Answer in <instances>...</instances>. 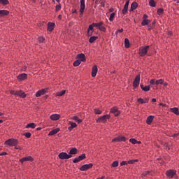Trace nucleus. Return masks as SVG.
<instances>
[{"mask_svg": "<svg viewBox=\"0 0 179 179\" xmlns=\"http://www.w3.org/2000/svg\"><path fill=\"white\" fill-rule=\"evenodd\" d=\"M6 145L8 146H16L19 143V140L16 138H10L5 142Z\"/></svg>", "mask_w": 179, "mask_h": 179, "instance_id": "1", "label": "nucleus"}, {"mask_svg": "<svg viewBox=\"0 0 179 179\" xmlns=\"http://www.w3.org/2000/svg\"><path fill=\"white\" fill-rule=\"evenodd\" d=\"M59 159L61 160H68V159H71L72 157V155L66 153V152H60L58 155Z\"/></svg>", "mask_w": 179, "mask_h": 179, "instance_id": "2", "label": "nucleus"}, {"mask_svg": "<svg viewBox=\"0 0 179 179\" xmlns=\"http://www.w3.org/2000/svg\"><path fill=\"white\" fill-rule=\"evenodd\" d=\"M149 48H150L149 45H146L144 48H141L139 49V55L141 57H145V55L148 54V51H149Z\"/></svg>", "mask_w": 179, "mask_h": 179, "instance_id": "3", "label": "nucleus"}, {"mask_svg": "<svg viewBox=\"0 0 179 179\" xmlns=\"http://www.w3.org/2000/svg\"><path fill=\"white\" fill-rule=\"evenodd\" d=\"M107 120H110V115H104L96 120V122H106Z\"/></svg>", "mask_w": 179, "mask_h": 179, "instance_id": "4", "label": "nucleus"}, {"mask_svg": "<svg viewBox=\"0 0 179 179\" xmlns=\"http://www.w3.org/2000/svg\"><path fill=\"white\" fill-rule=\"evenodd\" d=\"M140 82H141V75L138 74L136 76V77L134 80V83H133L134 87H138L139 86Z\"/></svg>", "mask_w": 179, "mask_h": 179, "instance_id": "5", "label": "nucleus"}, {"mask_svg": "<svg viewBox=\"0 0 179 179\" xmlns=\"http://www.w3.org/2000/svg\"><path fill=\"white\" fill-rule=\"evenodd\" d=\"M127 141V138L125 136H119L112 140V142H125Z\"/></svg>", "mask_w": 179, "mask_h": 179, "instance_id": "6", "label": "nucleus"}, {"mask_svg": "<svg viewBox=\"0 0 179 179\" xmlns=\"http://www.w3.org/2000/svg\"><path fill=\"white\" fill-rule=\"evenodd\" d=\"M92 167H93V164H84L80 168V170L81 171H86V170L92 169Z\"/></svg>", "mask_w": 179, "mask_h": 179, "instance_id": "7", "label": "nucleus"}, {"mask_svg": "<svg viewBox=\"0 0 179 179\" xmlns=\"http://www.w3.org/2000/svg\"><path fill=\"white\" fill-rule=\"evenodd\" d=\"M176 173H177V171L170 169L166 171V174L169 178H173L176 176Z\"/></svg>", "mask_w": 179, "mask_h": 179, "instance_id": "8", "label": "nucleus"}, {"mask_svg": "<svg viewBox=\"0 0 179 179\" xmlns=\"http://www.w3.org/2000/svg\"><path fill=\"white\" fill-rule=\"evenodd\" d=\"M34 159L31 156L25 157L20 159V163H24V162H33Z\"/></svg>", "mask_w": 179, "mask_h": 179, "instance_id": "9", "label": "nucleus"}, {"mask_svg": "<svg viewBox=\"0 0 179 179\" xmlns=\"http://www.w3.org/2000/svg\"><path fill=\"white\" fill-rule=\"evenodd\" d=\"M110 113H112V114H114V115L115 117H118V115H120V110H118V108L117 107H113L110 109Z\"/></svg>", "mask_w": 179, "mask_h": 179, "instance_id": "10", "label": "nucleus"}, {"mask_svg": "<svg viewBox=\"0 0 179 179\" xmlns=\"http://www.w3.org/2000/svg\"><path fill=\"white\" fill-rule=\"evenodd\" d=\"M85 8H86V5L85 4V0H80V15H83V12H85Z\"/></svg>", "mask_w": 179, "mask_h": 179, "instance_id": "11", "label": "nucleus"}, {"mask_svg": "<svg viewBox=\"0 0 179 179\" xmlns=\"http://www.w3.org/2000/svg\"><path fill=\"white\" fill-rule=\"evenodd\" d=\"M77 58L78 59V61H80V62H85V61H86V57L83 53L78 54Z\"/></svg>", "mask_w": 179, "mask_h": 179, "instance_id": "12", "label": "nucleus"}, {"mask_svg": "<svg viewBox=\"0 0 179 179\" xmlns=\"http://www.w3.org/2000/svg\"><path fill=\"white\" fill-rule=\"evenodd\" d=\"M26 79H27V74L26 73H21L17 76L18 80H26Z\"/></svg>", "mask_w": 179, "mask_h": 179, "instance_id": "13", "label": "nucleus"}, {"mask_svg": "<svg viewBox=\"0 0 179 179\" xmlns=\"http://www.w3.org/2000/svg\"><path fill=\"white\" fill-rule=\"evenodd\" d=\"M60 118L61 115L58 114H53L50 115V120H52V121H58V120H59Z\"/></svg>", "mask_w": 179, "mask_h": 179, "instance_id": "14", "label": "nucleus"}, {"mask_svg": "<svg viewBox=\"0 0 179 179\" xmlns=\"http://www.w3.org/2000/svg\"><path fill=\"white\" fill-rule=\"evenodd\" d=\"M47 90L45 89L39 90L36 92V97H40L41 96H43V94H45Z\"/></svg>", "mask_w": 179, "mask_h": 179, "instance_id": "15", "label": "nucleus"}, {"mask_svg": "<svg viewBox=\"0 0 179 179\" xmlns=\"http://www.w3.org/2000/svg\"><path fill=\"white\" fill-rule=\"evenodd\" d=\"M97 71H98L97 66L94 65L92 67V78H95V76L97 75Z\"/></svg>", "mask_w": 179, "mask_h": 179, "instance_id": "16", "label": "nucleus"}, {"mask_svg": "<svg viewBox=\"0 0 179 179\" xmlns=\"http://www.w3.org/2000/svg\"><path fill=\"white\" fill-rule=\"evenodd\" d=\"M55 27V23L49 22L48 24V31H52L54 30Z\"/></svg>", "mask_w": 179, "mask_h": 179, "instance_id": "17", "label": "nucleus"}, {"mask_svg": "<svg viewBox=\"0 0 179 179\" xmlns=\"http://www.w3.org/2000/svg\"><path fill=\"white\" fill-rule=\"evenodd\" d=\"M9 15V11L6 10H0V17H3V16H8Z\"/></svg>", "mask_w": 179, "mask_h": 179, "instance_id": "18", "label": "nucleus"}, {"mask_svg": "<svg viewBox=\"0 0 179 179\" xmlns=\"http://www.w3.org/2000/svg\"><path fill=\"white\" fill-rule=\"evenodd\" d=\"M138 102L140 103V104H145L146 103H149V98H145V99L139 98L138 99Z\"/></svg>", "mask_w": 179, "mask_h": 179, "instance_id": "19", "label": "nucleus"}, {"mask_svg": "<svg viewBox=\"0 0 179 179\" xmlns=\"http://www.w3.org/2000/svg\"><path fill=\"white\" fill-rule=\"evenodd\" d=\"M16 96H20V97L24 99V97H26V94H24L23 91H16Z\"/></svg>", "mask_w": 179, "mask_h": 179, "instance_id": "20", "label": "nucleus"}, {"mask_svg": "<svg viewBox=\"0 0 179 179\" xmlns=\"http://www.w3.org/2000/svg\"><path fill=\"white\" fill-rule=\"evenodd\" d=\"M59 132V129L57 128L50 131L49 136H52V135H56V134Z\"/></svg>", "mask_w": 179, "mask_h": 179, "instance_id": "21", "label": "nucleus"}, {"mask_svg": "<svg viewBox=\"0 0 179 179\" xmlns=\"http://www.w3.org/2000/svg\"><path fill=\"white\" fill-rule=\"evenodd\" d=\"M78 154V149L76 148H73L70 150L69 155H71V156H72V155H77Z\"/></svg>", "mask_w": 179, "mask_h": 179, "instance_id": "22", "label": "nucleus"}, {"mask_svg": "<svg viewBox=\"0 0 179 179\" xmlns=\"http://www.w3.org/2000/svg\"><path fill=\"white\" fill-rule=\"evenodd\" d=\"M141 88L142 89V90H143V92H149V90H150V86L148 85V86H143V85L141 84Z\"/></svg>", "mask_w": 179, "mask_h": 179, "instance_id": "23", "label": "nucleus"}, {"mask_svg": "<svg viewBox=\"0 0 179 179\" xmlns=\"http://www.w3.org/2000/svg\"><path fill=\"white\" fill-rule=\"evenodd\" d=\"M136 8H138V3L133 2L131 6L130 11L132 12V11L135 10V9H136Z\"/></svg>", "mask_w": 179, "mask_h": 179, "instance_id": "24", "label": "nucleus"}, {"mask_svg": "<svg viewBox=\"0 0 179 179\" xmlns=\"http://www.w3.org/2000/svg\"><path fill=\"white\" fill-rule=\"evenodd\" d=\"M153 118H155V117L152 115L149 116L147 118L146 122L147 124H148V125H150V124H152V122H153Z\"/></svg>", "mask_w": 179, "mask_h": 179, "instance_id": "25", "label": "nucleus"}, {"mask_svg": "<svg viewBox=\"0 0 179 179\" xmlns=\"http://www.w3.org/2000/svg\"><path fill=\"white\" fill-rule=\"evenodd\" d=\"M131 43H129V39L125 38L124 39V47L125 48H129Z\"/></svg>", "mask_w": 179, "mask_h": 179, "instance_id": "26", "label": "nucleus"}, {"mask_svg": "<svg viewBox=\"0 0 179 179\" xmlns=\"http://www.w3.org/2000/svg\"><path fill=\"white\" fill-rule=\"evenodd\" d=\"M149 23H150V20H143L141 24H142V26H148V24H149Z\"/></svg>", "mask_w": 179, "mask_h": 179, "instance_id": "27", "label": "nucleus"}, {"mask_svg": "<svg viewBox=\"0 0 179 179\" xmlns=\"http://www.w3.org/2000/svg\"><path fill=\"white\" fill-rule=\"evenodd\" d=\"M149 5L152 8H156V1H155V0H150L149 1Z\"/></svg>", "mask_w": 179, "mask_h": 179, "instance_id": "28", "label": "nucleus"}, {"mask_svg": "<svg viewBox=\"0 0 179 179\" xmlns=\"http://www.w3.org/2000/svg\"><path fill=\"white\" fill-rule=\"evenodd\" d=\"M72 120H73V121H76V122H78V124H80V122H82V120L79 119V117H78V116H73L72 117Z\"/></svg>", "mask_w": 179, "mask_h": 179, "instance_id": "29", "label": "nucleus"}, {"mask_svg": "<svg viewBox=\"0 0 179 179\" xmlns=\"http://www.w3.org/2000/svg\"><path fill=\"white\" fill-rule=\"evenodd\" d=\"M92 26H94V27H98L100 29V27L103 26V22H100L99 23H92Z\"/></svg>", "mask_w": 179, "mask_h": 179, "instance_id": "30", "label": "nucleus"}, {"mask_svg": "<svg viewBox=\"0 0 179 179\" xmlns=\"http://www.w3.org/2000/svg\"><path fill=\"white\" fill-rule=\"evenodd\" d=\"M171 110L172 111V113H173L176 115H179V111L177 108H171Z\"/></svg>", "mask_w": 179, "mask_h": 179, "instance_id": "31", "label": "nucleus"}, {"mask_svg": "<svg viewBox=\"0 0 179 179\" xmlns=\"http://www.w3.org/2000/svg\"><path fill=\"white\" fill-rule=\"evenodd\" d=\"M25 128H32V129H34V128H36V124L29 123L25 127Z\"/></svg>", "mask_w": 179, "mask_h": 179, "instance_id": "32", "label": "nucleus"}, {"mask_svg": "<svg viewBox=\"0 0 179 179\" xmlns=\"http://www.w3.org/2000/svg\"><path fill=\"white\" fill-rule=\"evenodd\" d=\"M71 127H69V131L72 130L73 128H76L77 125L76 123L71 122H70Z\"/></svg>", "mask_w": 179, "mask_h": 179, "instance_id": "33", "label": "nucleus"}, {"mask_svg": "<svg viewBox=\"0 0 179 179\" xmlns=\"http://www.w3.org/2000/svg\"><path fill=\"white\" fill-rule=\"evenodd\" d=\"M114 17H115V13H112L109 17L110 22H113V20H114Z\"/></svg>", "mask_w": 179, "mask_h": 179, "instance_id": "34", "label": "nucleus"}, {"mask_svg": "<svg viewBox=\"0 0 179 179\" xmlns=\"http://www.w3.org/2000/svg\"><path fill=\"white\" fill-rule=\"evenodd\" d=\"M97 38V36H91L89 39V42L91 43H93L94 41H96V39Z\"/></svg>", "mask_w": 179, "mask_h": 179, "instance_id": "35", "label": "nucleus"}, {"mask_svg": "<svg viewBox=\"0 0 179 179\" xmlns=\"http://www.w3.org/2000/svg\"><path fill=\"white\" fill-rule=\"evenodd\" d=\"M65 93H66V91L62 90L61 92H57L56 96H64V94H65Z\"/></svg>", "mask_w": 179, "mask_h": 179, "instance_id": "36", "label": "nucleus"}, {"mask_svg": "<svg viewBox=\"0 0 179 179\" xmlns=\"http://www.w3.org/2000/svg\"><path fill=\"white\" fill-rule=\"evenodd\" d=\"M80 60H76L74 62H73V66H79L80 65Z\"/></svg>", "mask_w": 179, "mask_h": 179, "instance_id": "37", "label": "nucleus"}, {"mask_svg": "<svg viewBox=\"0 0 179 179\" xmlns=\"http://www.w3.org/2000/svg\"><path fill=\"white\" fill-rule=\"evenodd\" d=\"M0 3L2 5H8L9 4V1L8 0H0Z\"/></svg>", "mask_w": 179, "mask_h": 179, "instance_id": "38", "label": "nucleus"}, {"mask_svg": "<svg viewBox=\"0 0 179 179\" xmlns=\"http://www.w3.org/2000/svg\"><path fill=\"white\" fill-rule=\"evenodd\" d=\"M129 142L133 145H136V143H138V141H136L135 138H130Z\"/></svg>", "mask_w": 179, "mask_h": 179, "instance_id": "39", "label": "nucleus"}, {"mask_svg": "<svg viewBox=\"0 0 179 179\" xmlns=\"http://www.w3.org/2000/svg\"><path fill=\"white\" fill-rule=\"evenodd\" d=\"M163 83H164V80L163 79L156 80V85H163Z\"/></svg>", "mask_w": 179, "mask_h": 179, "instance_id": "40", "label": "nucleus"}, {"mask_svg": "<svg viewBox=\"0 0 179 179\" xmlns=\"http://www.w3.org/2000/svg\"><path fill=\"white\" fill-rule=\"evenodd\" d=\"M38 41L39 43H44V41H45V38L43 36H39L38 38Z\"/></svg>", "mask_w": 179, "mask_h": 179, "instance_id": "41", "label": "nucleus"}, {"mask_svg": "<svg viewBox=\"0 0 179 179\" xmlns=\"http://www.w3.org/2000/svg\"><path fill=\"white\" fill-rule=\"evenodd\" d=\"M78 159H80V162H81V160H84V159H86V155L83 154V155H80L78 157Z\"/></svg>", "mask_w": 179, "mask_h": 179, "instance_id": "42", "label": "nucleus"}, {"mask_svg": "<svg viewBox=\"0 0 179 179\" xmlns=\"http://www.w3.org/2000/svg\"><path fill=\"white\" fill-rule=\"evenodd\" d=\"M127 12H128V6H124V8L122 10L123 15H125L127 13Z\"/></svg>", "mask_w": 179, "mask_h": 179, "instance_id": "43", "label": "nucleus"}, {"mask_svg": "<svg viewBox=\"0 0 179 179\" xmlns=\"http://www.w3.org/2000/svg\"><path fill=\"white\" fill-rule=\"evenodd\" d=\"M112 167H118V161H115L112 163Z\"/></svg>", "mask_w": 179, "mask_h": 179, "instance_id": "44", "label": "nucleus"}, {"mask_svg": "<svg viewBox=\"0 0 179 179\" xmlns=\"http://www.w3.org/2000/svg\"><path fill=\"white\" fill-rule=\"evenodd\" d=\"M164 10L163 8H159L157 11L158 15H163Z\"/></svg>", "mask_w": 179, "mask_h": 179, "instance_id": "45", "label": "nucleus"}, {"mask_svg": "<svg viewBox=\"0 0 179 179\" xmlns=\"http://www.w3.org/2000/svg\"><path fill=\"white\" fill-rule=\"evenodd\" d=\"M136 162H138V160H135V159L129 160L127 162V164H134V163H135Z\"/></svg>", "mask_w": 179, "mask_h": 179, "instance_id": "46", "label": "nucleus"}, {"mask_svg": "<svg viewBox=\"0 0 179 179\" xmlns=\"http://www.w3.org/2000/svg\"><path fill=\"white\" fill-rule=\"evenodd\" d=\"M24 136H26V138H30L31 136V133L27 132V133L24 134Z\"/></svg>", "mask_w": 179, "mask_h": 179, "instance_id": "47", "label": "nucleus"}, {"mask_svg": "<svg viewBox=\"0 0 179 179\" xmlns=\"http://www.w3.org/2000/svg\"><path fill=\"white\" fill-rule=\"evenodd\" d=\"M94 25H93V24H90V25L89 26V27H88L87 31H90V30H91L92 31H93V28H94Z\"/></svg>", "mask_w": 179, "mask_h": 179, "instance_id": "48", "label": "nucleus"}, {"mask_svg": "<svg viewBox=\"0 0 179 179\" xmlns=\"http://www.w3.org/2000/svg\"><path fill=\"white\" fill-rule=\"evenodd\" d=\"M56 12H58L59 10H61V4L57 5L56 6Z\"/></svg>", "mask_w": 179, "mask_h": 179, "instance_id": "49", "label": "nucleus"}, {"mask_svg": "<svg viewBox=\"0 0 179 179\" xmlns=\"http://www.w3.org/2000/svg\"><path fill=\"white\" fill-rule=\"evenodd\" d=\"M94 113H95V114L100 115V114H101L102 112L99 109H94Z\"/></svg>", "mask_w": 179, "mask_h": 179, "instance_id": "50", "label": "nucleus"}, {"mask_svg": "<svg viewBox=\"0 0 179 179\" xmlns=\"http://www.w3.org/2000/svg\"><path fill=\"white\" fill-rule=\"evenodd\" d=\"M79 162H80V159H79V157L75 158L73 160V163H79Z\"/></svg>", "mask_w": 179, "mask_h": 179, "instance_id": "51", "label": "nucleus"}, {"mask_svg": "<svg viewBox=\"0 0 179 179\" xmlns=\"http://www.w3.org/2000/svg\"><path fill=\"white\" fill-rule=\"evenodd\" d=\"M127 164H128V162H127V161H122L120 163V166H127Z\"/></svg>", "mask_w": 179, "mask_h": 179, "instance_id": "52", "label": "nucleus"}, {"mask_svg": "<svg viewBox=\"0 0 179 179\" xmlns=\"http://www.w3.org/2000/svg\"><path fill=\"white\" fill-rule=\"evenodd\" d=\"M122 31H124V29H118L115 31V34H118V33H122Z\"/></svg>", "mask_w": 179, "mask_h": 179, "instance_id": "53", "label": "nucleus"}, {"mask_svg": "<svg viewBox=\"0 0 179 179\" xmlns=\"http://www.w3.org/2000/svg\"><path fill=\"white\" fill-rule=\"evenodd\" d=\"M150 85H156V80L152 79L150 81Z\"/></svg>", "mask_w": 179, "mask_h": 179, "instance_id": "54", "label": "nucleus"}, {"mask_svg": "<svg viewBox=\"0 0 179 179\" xmlns=\"http://www.w3.org/2000/svg\"><path fill=\"white\" fill-rule=\"evenodd\" d=\"M99 29L101 30V31H106V27H104L103 25H101Z\"/></svg>", "mask_w": 179, "mask_h": 179, "instance_id": "55", "label": "nucleus"}, {"mask_svg": "<svg viewBox=\"0 0 179 179\" xmlns=\"http://www.w3.org/2000/svg\"><path fill=\"white\" fill-rule=\"evenodd\" d=\"M150 172L149 171H145L143 173V177H146V176H148V174H149Z\"/></svg>", "mask_w": 179, "mask_h": 179, "instance_id": "56", "label": "nucleus"}, {"mask_svg": "<svg viewBox=\"0 0 179 179\" xmlns=\"http://www.w3.org/2000/svg\"><path fill=\"white\" fill-rule=\"evenodd\" d=\"M148 15L145 14L143 17V20H148Z\"/></svg>", "mask_w": 179, "mask_h": 179, "instance_id": "57", "label": "nucleus"}, {"mask_svg": "<svg viewBox=\"0 0 179 179\" xmlns=\"http://www.w3.org/2000/svg\"><path fill=\"white\" fill-rule=\"evenodd\" d=\"M87 34H88V36H92V34H93V31H87Z\"/></svg>", "mask_w": 179, "mask_h": 179, "instance_id": "58", "label": "nucleus"}, {"mask_svg": "<svg viewBox=\"0 0 179 179\" xmlns=\"http://www.w3.org/2000/svg\"><path fill=\"white\" fill-rule=\"evenodd\" d=\"M10 94H14L15 96H16V91H15V90H11V91H10Z\"/></svg>", "mask_w": 179, "mask_h": 179, "instance_id": "59", "label": "nucleus"}, {"mask_svg": "<svg viewBox=\"0 0 179 179\" xmlns=\"http://www.w3.org/2000/svg\"><path fill=\"white\" fill-rule=\"evenodd\" d=\"M124 6H129V0H127Z\"/></svg>", "mask_w": 179, "mask_h": 179, "instance_id": "60", "label": "nucleus"}, {"mask_svg": "<svg viewBox=\"0 0 179 179\" xmlns=\"http://www.w3.org/2000/svg\"><path fill=\"white\" fill-rule=\"evenodd\" d=\"M109 12L111 13L113 12H114V8H110L109 9Z\"/></svg>", "mask_w": 179, "mask_h": 179, "instance_id": "61", "label": "nucleus"}, {"mask_svg": "<svg viewBox=\"0 0 179 179\" xmlns=\"http://www.w3.org/2000/svg\"><path fill=\"white\" fill-rule=\"evenodd\" d=\"M15 149H20V147L19 145H15Z\"/></svg>", "mask_w": 179, "mask_h": 179, "instance_id": "62", "label": "nucleus"}, {"mask_svg": "<svg viewBox=\"0 0 179 179\" xmlns=\"http://www.w3.org/2000/svg\"><path fill=\"white\" fill-rule=\"evenodd\" d=\"M164 146H165V148H169V143H166L164 144Z\"/></svg>", "mask_w": 179, "mask_h": 179, "instance_id": "63", "label": "nucleus"}, {"mask_svg": "<svg viewBox=\"0 0 179 179\" xmlns=\"http://www.w3.org/2000/svg\"><path fill=\"white\" fill-rule=\"evenodd\" d=\"M5 155H6V152H3V153L0 154V156H5Z\"/></svg>", "mask_w": 179, "mask_h": 179, "instance_id": "64", "label": "nucleus"}]
</instances>
